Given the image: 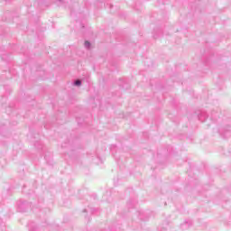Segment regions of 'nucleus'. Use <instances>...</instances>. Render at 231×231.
Segmentation results:
<instances>
[{
	"instance_id": "f257e3e1",
	"label": "nucleus",
	"mask_w": 231,
	"mask_h": 231,
	"mask_svg": "<svg viewBox=\"0 0 231 231\" xmlns=\"http://www.w3.org/2000/svg\"><path fill=\"white\" fill-rule=\"evenodd\" d=\"M80 84H82L80 80L78 79L75 81V86H80Z\"/></svg>"
},
{
	"instance_id": "f03ea898",
	"label": "nucleus",
	"mask_w": 231,
	"mask_h": 231,
	"mask_svg": "<svg viewBox=\"0 0 231 231\" xmlns=\"http://www.w3.org/2000/svg\"><path fill=\"white\" fill-rule=\"evenodd\" d=\"M85 46H89V42H85Z\"/></svg>"
}]
</instances>
